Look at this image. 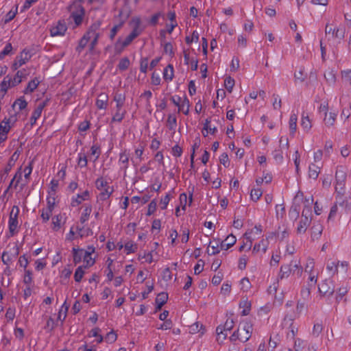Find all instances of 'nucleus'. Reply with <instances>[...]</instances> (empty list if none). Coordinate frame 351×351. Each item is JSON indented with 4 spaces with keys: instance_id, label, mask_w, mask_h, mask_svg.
I'll use <instances>...</instances> for the list:
<instances>
[{
    "instance_id": "f257e3e1",
    "label": "nucleus",
    "mask_w": 351,
    "mask_h": 351,
    "mask_svg": "<svg viewBox=\"0 0 351 351\" xmlns=\"http://www.w3.org/2000/svg\"><path fill=\"white\" fill-rule=\"evenodd\" d=\"M347 177L346 171L343 167H338L335 173V192L338 195L339 199L344 193L346 179Z\"/></svg>"
},
{
    "instance_id": "f03ea898",
    "label": "nucleus",
    "mask_w": 351,
    "mask_h": 351,
    "mask_svg": "<svg viewBox=\"0 0 351 351\" xmlns=\"http://www.w3.org/2000/svg\"><path fill=\"white\" fill-rule=\"evenodd\" d=\"M131 23L133 24V29L125 39L122 40L123 42V45H130L131 43L141 35L143 31V29L141 27V20L139 17L133 18Z\"/></svg>"
},
{
    "instance_id": "7ed1b4c3",
    "label": "nucleus",
    "mask_w": 351,
    "mask_h": 351,
    "mask_svg": "<svg viewBox=\"0 0 351 351\" xmlns=\"http://www.w3.org/2000/svg\"><path fill=\"white\" fill-rule=\"evenodd\" d=\"M234 326V322L232 319H228L225 324L222 325H219L216 328L217 333V341L219 343H222L223 341L227 337V331H230Z\"/></svg>"
},
{
    "instance_id": "20e7f679",
    "label": "nucleus",
    "mask_w": 351,
    "mask_h": 351,
    "mask_svg": "<svg viewBox=\"0 0 351 351\" xmlns=\"http://www.w3.org/2000/svg\"><path fill=\"white\" fill-rule=\"evenodd\" d=\"M69 10L70 17L74 21L76 25H80L82 23L85 13L84 8L79 3L74 2L71 5Z\"/></svg>"
},
{
    "instance_id": "39448f33",
    "label": "nucleus",
    "mask_w": 351,
    "mask_h": 351,
    "mask_svg": "<svg viewBox=\"0 0 351 351\" xmlns=\"http://www.w3.org/2000/svg\"><path fill=\"white\" fill-rule=\"evenodd\" d=\"M282 327L287 329V337L295 339L298 332V327L295 324L294 319L291 315H286L282 323Z\"/></svg>"
},
{
    "instance_id": "423d86ee",
    "label": "nucleus",
    "mask_w": 351,
    "mask_h": 351,
    "mask_svg": "<svg viewBox=\"0 0 351 351\" xmlns=\"http://www.w3.org/2000/svg\"><path fill=\"white\" fill-rule=\"evenodd\" d=\"M19 213V208L17 206H14L10 214L9 217V231L12 236L16 233L18 227V215Z\"/></svg>"
},
{
    "instance_id": "0eeeda50",
    "label": "nucleus",
    "mask_w": 351,
    "mask_h": 351,
    "mask_svg": "<svg viewBox=\"0 0 351 351\" xmlns=\"http://www.w3.org/2000/svg\"><path fill=\"white\" fill-rule=\"evenodd\" d=\"M240 325L242 326L240 328L241 341L246 342L251 337L253 330L252 324L250 322L244 321Z\"/></svg>"
},
{
    "instance_id": "6e6552de",
    "label": "nucleus",
    "mask_w": 351,
    "mask_h": 351,
    "mask_svg": "<svg viewBox=\"0 0 351 351\" xmlns=\"http://www.w3.org/2000/svg\"><path fill=\"white\" fill-rule=\"evenodd\" d=\"M326 35L331 34L332 38L342 40L345 36V29L337 27H332V25L326 24L325 27Z\"/></svg>"
},
{
    "instance_id": "1a4fd4ad",
    "label": "nucleus",
    "mask_w": 351,
    "mask_h": 351,
    "mask_svg": "<svg viewBox=\"0 0 351 351\" xmlns=\"http://www.w3.org/2000/svg\"><path fill=\"white\" fill-rule=\"evenodd\" d=\"M67 27L64 21H59L54 26L50 29V35L53 37L64 35Z\"/></svg>"
},
{
    "instance_id": "9d476101",
    "label": "nucleus",
    "mask_w": 351,
    "mask_h": 351,
    "mask_svg": "<svg viewBox=\"0 0 351 351\" xmlns=\"http://www.w3.org/2000/svg\"><path fill=\"white\" fill-rule=\"evenodd\" d=\"M99 27V24H93L90 27V28L88 30V36L89 37V40L92 39L90 43L91 49H93L97 43V40L99 37V34L97 32Z\"/></svg>"
},
{
    "instance_id": "9b49d317",
    "label": "nucleus",
    "mask_w": 351,
    "mask_h": 351,
    "mask_svg": "<svg viewBox=\"0 0 351 351\" xmlns=\"http://www.w3.org/2000/svg\"><path fill=\"white\" fill-rule=\"evenodd\" d=\"M319 291L320 293L323 295H326L328 293L329 295H332L335 291V287L332 283V281L330 279L324 280L319 285Z\"/></svg>"
},
{
    "instance_id": "f8f14e48",
    "label": "nucleus",
    "mask_w": 351,
    "mask_h": 351,
    "mask_svg": "<svg viewBox=\"0 0 351 351\" xmlns=\"http://www.w3.org/2000/svg\"><path fill=\"white\" fill-rule=\"evenodd\" d=\"M16 121V115L11 116L9 119H5L0 123V134L1 136H7V134L10 130V123H14Z\"/></svg>"
},
{
    "instance_id": "ddd939ff",
    "label": "nucleus",
    "mask_w": 351,
    "mask_h": 351,
    "mask_svg": "<svg viewBox=\"0 0 351 351\" xmlns=\"http://www.w3.org/2000/svg\"><path fill=\"white\" fill-rule=\"evenodd\" d=\"M311 221V219L308 217H301L298 228H297V233L298 234H304L310 225Z\"/></svg>"
},
{
    "instance_id": "4468645a",
    "label": "nucleus",
    "mask_w": 351,
    "mask_h": 351,
    "mask_svg": "<svg viewBox=\"0 0 351 351\" xmlns=\"http://www.w3.org/2000/svg\"><path fill=\"white\" fill-rule=\"evenodd\" d=\"M89 197L88 191H85L82 194H77L76 197H73L71 199V206L75 207L80 205L82 201L86 200Z\"/></svg>"
},
{
    "instance_id": "2eb2a0df",
    "label": "nucleus",
    "mask_w": 351,
    "mask_h": 351,
    "mask_svg": "<svg viewBox=\"0 0 351 351\" xmlns=\"http://www.w3.org/2000/svg\"><path fill=\"white\" fill-rule=\"evenodd\" d=\"M237 241L236 237L233 234L228 235L226 239L221 242L220 247L221 250H227L230 247H231L232 245H234V243Z\"/></svg>"
},
{
    "instance_id": "dca6fc26",
    "label": "nucleus",
    "mask_w": 351,
    "mask_h": 351,
    "mask_svg": "<svg viewBox=\"0 0 351 351\" xmlns=\"http://www.w3.org/2000/svg\"><path fill=\"white\" fill-rule=\"evenodd\" d=\"M323 227L319 223H314L311 228V239L313 240L318 239L322 233Z\"/></svg>"
},
{
    "instance_id": "f3484780",
    "label": "nucleus",
    "mask_w": 351,
    "mask_h": 351,
    "mask_svg": "<svg viewBox=\"0 0 351 351\" xmlns=\"http://www.w3.org/2000/svg\"><path fill=\"white\" fill-rule=\"evenodd\" d=\"M293 270V268L291 267V265L287 264V265H282L280 267V272L278 274V278L280 279H283L288 278L291 273Z\"/></svg>"
},
{
    "instance_id": "a211bd4d",
    "label": "nucleus",
    "mask_w": 351,
    "mask_h": 351,
    "mask_svg": "<svg viewBox=\"0 0 351 351\" xmlns=\"http://www.w3.org/2000/svg\"><path fill=\"white\" fill-rule=\"evenodd\" d=\"M95 249L92 247L90 252L85 251L84 254V262L86 263L85 265H83V268H88L95 264V260L90 256L91 254L93 253Z\"/></svg>"
},
{
    "instance_id": "6ab92c4d",
    "label": "nucleus",
    "mask_w": 351,
    "mask_h": 351,
    "mask_svg": "<svg viewBox=\"0 0 351 351\" xmlns=\"http://www.w3.org/2000/svg\"><path fill=\"white\" fill-rule=\"evenodd\" d=\"M108 97L106 93H101L96 100V106L99 109H105L107 106Z\"/></svg>"
},
{
    "instance_id": "aec40b11",
    "label": "nucleus",
    "mask_w": 351,
    "mask_h": 351,
    "mask_svg": "<svg viewBox=\"0 0 351 351\" xmlns=\"http://www.w3.org/2000/svg\"><path fill=\"white\" fill-rule=\"evenodd\" d=\"M123 107H116V112L112 118V122H121L125 117L126 111Z\"/></svg>"
},
{
    "instance_id": "412c9836",
    "label": "nucleus",
    "mask_w": 351,
    "mask_h": 351,
    "mask_svg": "<svg viewBox=\"0 0 351 351\" xmlns=\"http://www.w3.org/2000/svg\"><path fill=\"white\" fill-rule=\"evenodd\" d=\"M19 156V153L16 151L10 157L7 166L4 169V175H8L12 167L14 165L16 160L18 159Z\"/></svg>"
},
{
    "instance_id": "4be33fe9",
    "label": "nucleus",
    "mask_w": 351,
    "mask_h": 351,
    "mask_svg": "<svg viewBox=\"0 0 351 351\" xmlns=\"http://www.w3.org/2000/svg\"><path fill=\"white\" fill-rule=\"evenodd\" d=\"M10 76L7 75L4 77L3 80L0 84V95H1V97H3L5 94L6 93L8 89L10 86Z\"/></svg>"
},
{
    "instance_id": "5701e85b",
    "label": "nucleus",
    "mask_w": 351,
    "mask_h": 351,
    "mask_svg": "<svg viewBox=\"0 0 351 351\" xmlns=\"http://www.w3.org/2000/svg\"><path fill=\"white\" fill-rule=\"evenodd\" d=\"M178 107V112L182 111L185 115H187L189 112V100L186 97H184V99L181 101L180 104Z\"/></svg>"
},
{
    "instance_id": "b1692460",
    "label": "nucleus",
    "mask_w": 351,
    "mask_h": 351,
    "mask_svg": "<svg viewBox=\"0 0 351 351\" xmlns=\"http://www.w3.org/2000/svg\"><path fill=\"white\" fill-rule=\"evenodd\" d=\"M92 212V206L91 205H86L83 213H82V215L80 219V221L82 224L84 223L86 221H87L89 219L90 215Z\"/></svg>"
},
{
    "instance_id": "393cba45",
    "label": "nucleus",
    "mask_w": 351,
    "mask_h": 351,
    "mask_svg": "<svg viewBox=\"0 0 351 351\" xmlns=\"http://www.w3.org/2000/svg\"><path fill=\"white\" fill-rule=\"evenodd\" d=\"M305 201L308 203V205H305L304 208L302 213V217H308L311 214V208L310 206V204L313 203V198L312 196L309 197L308 199L305 198Z\"/></svg>"
},
{
    "instance_id": "a878e982",
    "label": "nucleus",
    "mask_w": 351,
    "mask_h": 351,
    "mask_svg": "<svg viewBox=\"0 0 351 351\" xmlns=\"http://www.w3.org/2000/svg\"><path fill=\"white\" fill-rule=\"evenodd\" d=\"M114 189L112 187L107 186L106 188L101 191L98 197L99 198L100 200L105 201L110 197Z\"/></svg>"
},
{
    "instance_id": "bb28decb",
    "label": "nucleus",
    "mask_w": 351,
    "mask_h": 351,
    "mask_svg": "<svg viewBox=\"0 0 351 351\" xmlns=\"http://www.w3.org/2000/svg\"><path fill=\"white\" fill-rule=\"evenodd\" d=\"M40 81L37 78H34V80L29 82L26 88L24 90L25 94H28L34 92V90L38 87Z\"/></svg>"
},
{
    "instance_id": "cd10ccee",
    "label": "nucleus",
    "mask_w": 351,
    "mask_h": 351,
    "mask_svg": "<svg viewBox=\"0 0 351 351\" xmlns=\"http://www.w3.org/2000/svg\"><path fill=\"white\" fill-rule=\"evenodd\" d=\"M163 78L166 81H171L173 78V67L171 64L167 65L164 69Z\"/></svg>"
},
{
    "instance_id": "c85d7f7f",
    "label": "nucleus",
    "mask_w": 351,
    "mask_h": 351,
    "mask_svg": "<svg viewBox=\"0 0 351 351\" xmlns=\"http://www.w3.org/2000/svg\"><path fill=\"white\" fill-rule=\"evenodd\" d=\"M319 173V167L314 164H311L308 167V176L310 178L316 180Z\"/></svg>"
},
{
    "instance_id": "c756f323",
    "label": "nucleus",
    "mask_w": 351,
    "mask_h": 351,
    "mask_svg": "<svg viewBox=\"0 0 351 351\" xmlns=\"http://www.w3.org/2000/svg\"><path fill=\"white\" fill-rule=\"evenodd\" d=\"M73 262L75 264L79 263L82 258H84V252L83 250H79L76 248H73Z\"/></svg>"
},
{
    "instance_id": "7c9ffc66",
    "label": "nucleus",
    "mask_w": 351,
    "mask_h": 351,
    "mask_svg": "<svg viewBox=\"0 0 351 351\" xmlns=\"http://www.w3.org/2000/svg\"><path fill=\"white\" fill-rule=\"evenodd\" d=\"M239 307L243 308L241 315H247L250 311L251 303L247 300H243L239 303Z\"/></svg>"
},
{
    "instance_id": "2f4dec72",
    "label": "nucleus",
    "mask_w": 351,
    "mask_h": 351,
    "mask_svg": "<svg viewBox=\"0 0 351 351\" xmlns=\"http://www.w3.org/2000/svg\"><path fill=\"white\" fill-rule=\"evenodd\" d=\"M298 117L295 114H292L289 119V130L291 134L293 135L297 128Z\"/></svg>"
},
{
    "instance_id": "473e14b6",
    "label": "nucleus",
    "mask_w": 351,
    "mask_h": 351,
    "mask_svg": "<svg viewBox=\"0 0 351 351\" xmlns=\"http://www.w3.org/2000/svg\"><path fill=\"white\" fill-rule=\"evenodd\" d=\"M301 125L303 129L306 131H308L312 127L311 122L308 114H305L304 112L302 114Z\"/></svg>"
},
{
    "instance_id": "72a5a7b5",
    "label": "nucleus",
    "mask_w": 351,
    "mask_h": 351,
    "mask_svg": "<svg viewBox=\"0 0 351 351\" xmlns=\"http://www.w3.org/2000/svg\"><path fill=\"white\" fill-rule=\"evenodd\" d=\"M89 41V37L88 36V32L83 36V37L79 41V45L76 47V51L78 53H81L84 49L88 42Z\"/></svg>"
},
{
    "instance_id": "f704fd0d",
    "label": "nucleus",
    "mask_w": 351,
    "mask_h": 351,
    "mask_svg": "<svg viewBox=\"0 0 351 351\" xmlns=\"http://www.w3.org/2000/svg\"><path fill=\"white\" fill-rule=\"evenodd\" d=\"M267 248V242L264 239H262L259 243H256L253 248V252H258L262 251L265 253Z\"/></svg>"
},
{
    "instance_id": "c9c22d12",
    "label": "nucleus",
    "mask_w": 351,
    "mask_h": 351,
    "mask_svg": "<svg viewBox=\"0 0 351 351\" xmlns=\"http://www.w3.org/2000/svg\"><path fill=\"white\" fill-rule=\"evenodd\" d=\"M189 332L191 334H195L197 332H200L201 335L204 333V329L203 328V325L199 324L198 322H195L189 326Z\"/></svg>"
},
{
    "instance_id": "e433bc0d",
    "label": "nucleus",
    "mask_w": 351,
    "mask_h": 351,
    "mask_svg": "<svg viewBox=\"0 0 351 351\" xmlns=\"http://www.w3.org/2000/svg\"><path fill=\"white\" fill-rule=\"evenodd\" d=\"M337 114L335 112H330L328 114L325 115L324 121L326 125L332 126L335 122Z\"/></svg>"
},
{
    "instance_id": "4c0bfd02",
    "label": "nucleus",
    "mask_w": 351,
    "mask_h": 351,
    "mask_svg": "<svg viewBox=\"0 0 351 351\" xmlns=\"http://www.w3.org/2000/svg\"><path fill=\"white\" fill-rule=\"evenodd\" d=\"M128 47L127 45H123V42L119 38L116 43H114V51L116 55H120L124 50V49Z\"/></svg>"
},
{
    "instance_id": "58836bf2",
    "label": "nucleus",
    "mask_w": 351,
    "mask_h": 351,
    "mask_svg": "<svg viewBox=\"0 0 351 351\" xmlns=\"http://www.w3.org/2000/svg\"><path fill=\"white\" fill-rule=\"evenodd\" d=\"M69 308V305H68L65 301L58 313V319L61 320L62 322H63L65 319Z\"/></svg>"
},
{
    "instance_id": "ea45409f",
    "label": "nucleus",
    "mask_w": 351,
    "mask_h": 351,
    "mask_svg": "<svg viewBox=\"0 0 351 351\" xmlns=\"http://www.w3.org/2000/svg\"><path fill=\"white\" fill-rule=\"evenodd\" d=\"M338 265L339 262L337 263L335 262H331L328 263L326 266V270L328 271V274L330 276H334L335 274L338 271Z\"/></svg>"
},
{
    "instance_id": "a19ab883",
    "label": "nucleus",
    "mask_w": 351,
    "mask_h": 351,
    "mask_svg": "<svg viewBox=\"0 0 351 351\" xmlns=\"http://www.w3.org/2000/svg\"><path fill=\"white\" fill-rule=\"evenodd\" d=\"M62 219V215H55L52 218L53 229L56 231L58 230L61 227V221Z\"/></svg>"
},
{
    "instance_id": "79ce46f5",
    "label": "nucleus",
    "mask_w": 351,
    "mask_h": 351,
    "mask_svg": "<svg viewBox=\"0 0 351 351\" xmlns=\"http://www.w3.org/2000/svg\"><path fill=\"white\" fill-rule=\"evenodd\" d=\"M130 61L128 57L121 58L118 64V68L120 71H125L130 66Z\"/></svg>"
},
{
    "instance_id": "37998d69",
    "label": "nucleus",
    "mask_w": 351,
    "mask_h": 351,
    "mask_svg": "<svg viewBox=\"0 0 351 351\" xmlns=\"http://www.w3.org/2000/svg\"><path fill=\"white\" fill-rule=\"evenodd\" d=\"M125 97L123 94L117 93L114 97V100L116 101V107H123L124 105Z\"/></svg>"
},
{
    "instance_id": "c03bdc74",
    "label": "nucleus",
    "mask_w": 351,
    "mask_h": 351,
    "mask_svg": "<svg viewBox=\"0 0 351 351\" xmlns=\"http://www.w3.org/2000/svg\"><path fill=\"white\" fill-rule=\"evenodd\" d=\"M21 77H22V73L20 71H17L16 74L15 75V76L13 78L10 77V86L13 87V86H15L19 84L21 82Z\"/></svg>"
},
{
    "instance_id": "a18cd8bd",
    "label": "nucleus",
    "mask_w": 351,
    "mask_h": 351,
    "mask_svg": "<svg viewBox=\"0 0 351 351\" xmlns=\"http://www.w3.org/2000/svg\"><path fill=\"white\" fill-rule=\"evenodd\" d=\"M291 219H296L300 215V206L298 205H293L289 213Z\"/></svg>"
},
{
    "instance_id": "49530a36",
    "label": "nucleus",
    "mask_w": 351,
    "mask_h": 351,
    "mask_svg": "<svg viewBox=\"0 0 351 351\" xmlns=\"http://www.w3.org/2000/svg\"><path fill=\"white\" fill-rule=\"evenodd\" d=\"M294 340V348L295 351H302L306 346V343L302 339L298 338Z\"/></svg>"
},
{
    "instance_id": "de8ad7c7",
    "label": "nucleus",
    "mask_w": 351,
    "mask_h": 351,
    "mask_svg": "<svg viewBox=\"0 0 351 351\" xmlns=\"http://www.w3.org/2000/svg\"><path fill=\"white\" fill-rule=\"evenodd\" d=\"M167 127L169 130H175L177 125V120L175 116L169 114L167 121Z\"/></svg>"
},
{
    "instance_id": "09e8293b",
    "label": "nucleus",
    "mask_w": 351,
    "mask_h": 351,
    "mask_svg": "<svg viewBox=\"0 0 351 351\" xmlns=\"http://www.w3.org/2000/svg\"><path fill=\"white\" fill-rule=\"evenodd\" d=\"M125 250L126 251V254H129L131 253H134L137 250V245L134 244L132 241L127 242L124 245Z\"/></svg>"
},
{
    "instance_id": "8fccbe9b",
    "label": "nucleus",
    "mask_w": 351,
    "mask_h": 351,
    "mask_svg": "<svg viewBox=\"0 0 351 351\" xmlns=\"http://www.w3.org/2000/svg\"><path fill=\"white\" fill-rule=\"evenodd\" d=\"M84 268H83V266H79L76 269L74 274V278L77 282H80L82 280L84 274Z\"/></svg>"
},
{
    "instance_id": "3c124183",
    "label": "nucleus",
    "mask_w": 351,
    "mask_h": 351,
    "mask_svg": "<svg viewBox=\"0 0 351 351\" xmlns=\"http://www.w3.org/2000/svg\"><path fill=\"white\" fill-rule=\"evenodd\" d=\"M88 160L87 156L82 153L78 154L77 165L81 167H85L87 166Z\"/></svg>"
},
{
    "instance_id": "603ef678",
    "label": "nucleus",
    "mask_w": 351,
    "mask_h": 351,
    "mask_svg": "<svg viewBox=\"0 0 351 351\" xmlns=\"http://www.w3.org/2000/svg\"><path fill=\"white\" fill-rule=\"evenodd\" d=\"M224 85L226 90L231 93L234 85V80L231 77H226L224 80Z\"/></svg>"
},
{
    "instance_id": "864d4df0",
    "label": "nucleus",
    "mask_w": 351,
    "mask_h": 351,
    "mask_svg": "<svg viewBox=\"0 0 351 351\" xmlns=\"http://www.w3.org/2000/svg\"><path fill=\"white\" fill-rule=\"evenodd\" d=\"M168 300V294L165 292L160 293L156 298V303H159L160 305H164Z\"/></svg>"
},
{
    "instance_id": "5fc2aeb1",
    "label": "nucleus",
    "mask_w": 351,
    "mask_h": 351,
    "mask_svg": "<svg viewBox=\"0 0 351 351\" xmlns=\"http://www.w3.org/2000/svg\"><path fill=\"white\" fill-rule=\"evenodd\" d=\"M119 162L123 165V168L126 169L128 167L129 157L125 153L122 152L120 154Z\"/></svg>"
},
{
    "instance_id": "6e6d98bb",
    "label": "nucleus",
    "mask_w": 351,
    "mask_h": 351,
    "mask_svg": "<svg viewBox=\"0 0 351 351\" xmlns=\"http://www.w3.org/2000/svg\"><path fill=\"white\" fill-rule=\"evenodd\" d=\"M95 186L98 190L102 191L104 189L109 186L108 182L103 178H99L95 181Z\"/></svg>"
},
{
    "instance_id": "4d7b16f0",
    "label": "nucleus",
    "mask_w": 351,
    "mask_h": 351,
    "mask_svg": "<svg viewBox=\"0 0 351 351\" xmlns=\"http://www.w3.org/2000/svg\"><path fill=\"white\" fill-rule=\"evenodd\" d=\"M33 281L32 279V271L30 270L25 269V276L23 278V282L26 285L30 286Z\"/></svg>"
},
{
    "instance_id": "13d9d810",
    "label": "nucleus",
    "mask_w": 351,
    "mask_h": 351,
    "mask_svg": "<svg viewBox=\"0 0 351 351\" xmlns=\"http://www.w3.org/2000/svg\"><path fill=\"white\" fill-rule=\"evenodd\" d=\"M263 194L262 191L260 189H254L251 191V198L253 201H258Z\"/></svg>"
},
{
    "instance_id": "bf43d9fd",
    "label": "nucleus",
    "mask_w": 351,
    "mask_h": 351,
    "mask_svg": "<svg viewBox=\"0 0 351 351\" xmlns=\"http://www.w3.org/2000/svg\"><path fill=\"white\" fill-rule=\"evenodd\" d=\"M289 265H291V267L293 268L291 271L293 274H295L298 277L301 276L302 274V268L300 267L295 262L294 263L291 262Z\"/></svg>"
},
{
    "instance_id": "052dcab7",
    "label": "nucleus",
    "mask_w": 351,
    "mask_h": 351,
    "mask_svg": "<svg viewBox=\"0 0 351 351\" xmlns=\"http://www.w3.org/2000/svg\"><path fill=\"white\" fill-rule=\"evenodd\" d=\"M323 330V326L322 324L316 323L314 324L312 331V335L317 337Z\"/></svg>"
},
{
    "instance_id": "680f3d73",
    "label": "nucleus",
    "mask_w": 351,
    "mask_h": 351,
    "mask_svg": "<svg viewBox=\"0 0 351 351\" xmlns=\"http://www.w3.org/2000/svg\"><path fill=\"white\" fill-rule=\"evenodd\" d=\"M12 50V46L11 43H8L4 47L3 50L0 52V60H3L5 56L10 54Z\"/></svg>"
},
{
    "instance_id": "e2e57ef3",
    "label": "nucleus",
    "mask_w": 351,
    "mask_h": 351,
    "mask_svg": "<svg viewBox=\"0 0 351 351\" xmlns=\"http://www.w3.org/2000/svg\"><path fill=\"white\" fill-rule=\"evenodd\" d=\"M123 22L124 21L120 23L119 24L114 25L113 27L111 29L110 33V39L111 40H112L114 38V37L117 35L118 31L122 27Z\"/></svg>"
},
{
    "instance_id": "0e129e2a",
    "label": "nucleus",
    "mask_w": 351,
    "mask_h": 351,
    "mask_svg": "<svg viewBox=\"0 0 351 351\" xmlns=\"http://www.w3.org/2000/svg\"><path fill=\"white\" fill-rule=\"evenodd\" d=\"M27 60V58H23L22 56L17 57L13 64V66H12L14 69H17L18 68L21 66L23 64H25Z\"/></svg>"
},
{
    "instance_id": "69168bd1",
    "label": "nucleus",
    "mask_w": 351,
    "mask_h": 351,
    "mask_svg": "<svg viewBox=\"0 0 351 351\" xmlns=\"http://www.w3.org/2000/svg\"><path fill=\"white\" fill-rule=\"evenodd\" d=\"M91 155H96L95 160H97L101 154L100 146L97 144H94L90 147Z\"/></svg>"
},
{
    "instance_id": "338daca9",
    "label": "nucleus",
    "mask_w": 351,
    "mask_h": 351,
    "mask_svg": "<svg viewBox=\"0 0 351 351\" xmlns=\"http://www.w3.org/2000/svg\"><path fill=\"white\" fill-rule=\"evenodd\" d=\"M156 206H157V202L154 199L152 200L151 202L148 205L147 215L150 216L151 215H152L156 211Z\"/></svg>"
},
{
    "instance_id": "774afa93",
    "label": "nucleus",
    "mask_w": 351,
    "mask_h": 351,
    "mask_svg": "<svg viewBox=\"0 0 351 351\" xmlns=\"http://www.w3.org/2000/svg\"><path fill=\"white\" fill-rule=\"evenodd\" d=\"M117 334L113 330H112L111 332H108L106 335V336L105 337V340L106 342L112 343L117 340Z\"/></svg>"
}]
</instances>
